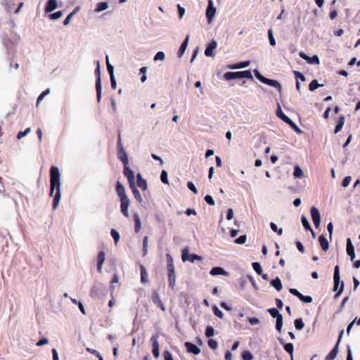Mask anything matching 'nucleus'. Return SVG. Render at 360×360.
Masks as SVG:
<instances>
[{
    "mask_svg": "<svg viewBox=\"0 0 360 360\" xmlns=\"http://www.w3.org/2000/svg\"><path fill=\"white\" fill-rule=\"evenodd\" d=\"M137 186L142 190L146 191L147 190L148 185L146 180L143 179L140 174L137 175Z\"/></svg>",
    "mask_w": 360,
    "mask_h": 360,
    "instance_id": "4be33fe9",
    "label": "nucleus"
},
{
    "mask_svg": "<svg viewBox=\"0 0 360 360\" xmlns=\"http://www.w3.org/2000/svg\"><path fill=\"white\" fill-rule=\"evenodd\" d=\"M158 338L159 335L156 333L153 335L150 340L152 345V353L155 358H158L160 356Z\"/></svg>",
    "mask_w": 360,
    "mask_h": 360,
    "instance_id": "39448f33",
    "label": "nucleus"
},
{
    "mask_svg": "<svg viewBox=\"0 0 360 360\" xmlns=\"http://www.w3.org/2000/svg\"><path fill=\"white\" fill-rule=\"evenodd\" d=\"M246 239H247L246 235H243V236H240V237H238V238H236L235 240V243L237 244L242 245L245 243Z\"/></svg>",
    "mask_w": 360,
    "mask_h": 360,
    "instance_id": "6e6d98bb",
    "label": "nucleus"
},
{
    "mask_svg": "<svg viewBox=\"0 0 360 360\" xmlns=\"http://www.w3.org/2000/svg\"><path fill=\"white\" fill-rule=\"evenodd\" d=\"M298 298L304 303H311L313 300L311 296H306L302 295V293Z\"/></svg>",
    "mask_w": 360,
    "mask_h": 360,
    "instance_id": "a18cd8bd",
    "label": "nucleus"
},
{
    "mask_svg": "<svg viewBox=\"0 0 360 360\" xmlns=\"http://www.w3.org/2000/svg\"><path fill=\"white\" fill-rule=\"evenodd\" d=\"M185 347L187 352L189 353L193 354L195 355H198L200 353V349L191 342H186L185 343Z\"/></svg>",
    "mask_w": 360,
    "mask_h": 360,
    "instance_id": "f8f14e48",
    "label": "nucleus"
},
{
    "mask_svg": "<svg viewBox=\"0 0 360 360\" xmlns=\"http://www.w3.org/2000/svg\"><path fill=\"white\" fill-rule=\"evenodd\" d=\"M210 274L212 276H217V275L227 276L229 274L228 272H226L223 268L219 267V266L213 267L211 269Z\"/></svg>",
    "mask_w": 360,
    "mask_h": 360,
    "instance_id": "412c9836",
    "label": "nucleus"
},
{
    "mask_svg": "<svg viewBox=\"0 0 360 360\" xmlns=\"http://www.w3.org/2000/svg\"><path fill=\"white\" fill-rule=\"evenodd\" d=\"M351 180H352V178L349 176L345 177L343 179L342 184V186L347 187L349 185Z\"/></svg>",
    "mask_w": 360,
    "mask_h": 360,
    "instance_id": "e2e57ef3",
    "label": "nucleus"
},
{
    "mask_svg": "<svg viewBox=\"0 0 360 360\" xmlns=\"http://www.w3.org/2000/svg\"><path fill=\"white\" fill-rule=\"evenodd\" d=\"M215 11H216V9L212 5V1H210V4L207 8V11H206V16H207V20L209 22L211 21V20L212 19L214 13H215Z\"/></svg>",
    "mask_w": 360,
    "mask_h": 360,
    "instance_id": "f3484780",
    "label": "nucleus"
},
{
    "mask_svg": "<svg viewBox=\"0 0 360 360\" xmlns=\"http://www.w3.org/2000/svg\"><path fill=\"white\" fill-rule=\"evenodd\" d=\"M217 44L215 41H212L206 48L205 55L207 57L213 56V51L216 49Z\"/></svg>",
    "mask_w": 360,
    "mask_h": 360,
    "instance_id": "a211bd4d",
    "label": "nucleus"
},
{
    "mask_svg": "<svg viewBox=\"0 0 360 360\" xmlns=\"http://www.w3.org/2000/svg\"><path fill=\"white\" fill-rule=\"evenodd\" d=\"M320 86H323V84H320L318 83L317 80L314 79L312 80L309 84V89L311 91H315L316 89H318Z\"/></svg>",
    "mask_w": 360,
    "mask_h": 360,
    "instance_id": "f704fd0d",
    "label": "nucleus"
},
{
    "mask_svg": "<svg viewBox=\"0 0 360 360\" xmlns=\"http://www.w3.org/2000/svg\"><path fill=\"white\" fill-rule=\"evenodd\" d=\"M293 175L295 178H302L303 176V172L299 166L295 167Z\"/></svg>",
    "mask_w": 360,
    "mask_h": 360,
    "instance_id": "a19ab883",
    "label": "nucleus"
},
{
    "mask_svg": "<svg viewBox=\"0 0 360 360\" xmlns=\"http://www.w3.org/2000/svg\"><path fill=\"white\" fill-rule=\"evenodd\" d=\"M181 259L183 262H186L187 260L190 261L191 262H194L195 260H201L202 258L198 255L195 254H191L189 255L188 251L186 250H184L182 252Z\"/></svg>",
    "mask_w": 360,
    "mask_h": 360,
    "instance_id": "6e6552de",
    "label": "nucleus"
},
{
    "mask_svg": "<svg viewBox=\"0 0 360 360\" xmlns=\"http://www.w3.org/2000/svg\"><path fill=\"white\" fill-rule=\"evenodd\" d=\"M163 356L165 360H174L172 353L168 350L163 352Z\"/></svg>",
    "mask_w": 360,
    "mask_h": 360,
    "instance_id": "052dcab7",
    "label": "nucleus"
},
{
    "mask_svg": "<svg viewBox=\"0 0 360 360\" xmlns=\"http://www.w3.org/2000/svg\"><path fill=\"white\" fill-rule=\"evenodd\" d=\"M117 158L123 163L124 165H129L128 155L124 148H121L117 151Z\"/></svg>",
    "mask_w": 360,
    "mask_h": 360,
    "instance_id": "ddd939ff",
    "label": "nucleus"
},
{
    "mask_svg": "<svg viewBox=\"0 0 360 360\" xmlns=\"http://www.w3.org/2000/svg\"><path fill=\"white\" fill-rule=\"evenodd\" d=\"M57 8V1L56 0H49L46 8L45 11L46 13H50L53 11H54Z\"/></svg>",
    "mask_w": 360,
    "mask_h": 360,
    "instance_id": "5701e85b",
    "label": "nucleus"
},
{
    "mask_svg": "<svg viewBox=\"0 0 360 360\" xmlns=\"http://www.w3.org/2000/svg\"><path fill=\"white\" fill-rule=\"evenodd\" d=\"M289 126H290L295 131L298 133H301L300 129L297 126V124L291 120L290 122L288 123Z\"/></svg>",
    "mask_w": 360,
    "mask_h": 360,
    "instance_id": "69168bd1",
    "label": "nucleus"
},
{
    "mask_svg": "<svg viewBox=\"0 0 360 360\" xmlns=\"http://www.w3.org/2000/svg\"><path fill=\"white\" fill-rule=\"evenodd\" d=\"M63 15V12L61 11H58L56 13H53L50 15V18L52 20H57L60 18Z\"/></svg>",
    "mask_w": 360,
    "mask_h": 360,
    "instance_id": "4d7b16f0",
    "label": "nucleus"
},
{
    "mask_svg": "<svg viewBox=\"0 0 360 360\" xmlns=\"http://www.w3.org/2000/svg\"><path fill=\"white\" fill-rule=\"evenodd\" d=\"M95 75L96 76V98L98 102L101 101V72L99 64L98 65L96 69L95 70Z\"/></svg>",
    "mask_w": 360,
    "mask_h": 360,
    "instance_id": "20e7f679",
    "label": "nucleus"
},
{
    "mask_svg": "<svg viewBox=\"0 0 360 360\" xmlns=\"http://www.w3.org/2000/svg\"><path fill=\"white\" fill-rule=\"evenodd\" d=\"M141 270V281L143 283H145L148 281V273L146 269L143 265L140 266Z\"/></svg>",
    "mask_w": 360,
    "mask_h": 360,
    "instance_id": "7c9ffc66",
    "label": "nucleus"
},
{
    "mask_svg": "<svg viewBox=\"0 0 360 360\" xmlns=\"http://www.w3.org/2000/svg\"><path fill=\"white\" fill-rule=\"evenodd\" d=\"M86 351L88 352H89L90 354H92L94 355H95L96 356H97L98 359H99V356H102L100 353L96 350V349H91V348H89V347H87L86 348Z\"/></svg>",
    "mask_w": 360,
    "mask_h": 360,
    "instance_id": "338daca9",
    "label": "nucleus"
},
{
    "mask_svg": "<svg viewBox=\"0 0 360 360\" xmlns=\"http://www.w3.org/2000/svg\"><path fill=\"white\" fill-rule=\"evenodd\" d=\"M207 344H208V346L212 349H216L218 346L217 342L216 340H214V339H209Z\"/></svg>",
    "mask_w": 360,
    "mask_h": 360,
    "instance_id": "603ef678",
    "label": "nucleus"
},
{
    "mask_svg": "<svg viewBox=\"0 0 360 360\" xmlns=\"http://www.w3.org/2000/svg\"><path fill=\"white\" fill-rule=\"evenodd\" d=\"M276 115L281 119L284 122H285L286 124H288V122H290V119L286 116L282 111L281 110V108L280 106V105H278V109L276 110Z\"/></svg>",
    "mask_w": 360,
    "mask_h": 360,
    "instance_id": "393cba45",
    "label": "nucleus"
},
{
    "mask_svg": "<svg viewBox=\"0 0 360 360\" xmlns=\"http://www.w3.org/2000/svg\"><path fill=\"white\" fill-rule=\"evenodd\" d=\"M187 186L188 188L192 191L195 194H197L198 193V190L195 187V186L194 185V184L191 181H188L187 183Z\"/></svg>",
    "mask_w": 360,
    "mask_h": 360,
    "instance_id": "bf43d9fd",
    "label": "nucleus"
},
{
    "mask_svg": "<svg viewBox=\"0 0 360 360\" xmlns=\"http://www.w3.org/2000/svg\"><path fill=\"white\" fill-rule=\"evenodd\" d=\"M271 285L277 290L280 291L282 289V283L278 277L271 280Z\"/></svg>",
    "mask_w": 360,
    "mask_h": 360,
    "instance_id": "c85d7f7f",
    "label": "nucleus"
},
{
    "mask_svg": "<svg viewBox=\"0 0 360 360\" xmlns=\"http://www.w3.org/2000/svg\"><path fill=\"white\" fill-rule=\"evenodd\" d=\"M347 253L349 256L351 261H354L355 258V252L350 238H347Z\"/></svg>",
    "mask_w": 360,
    "mask_h": 360,
    "instance_id": "4468645a",
    "label": "nucleus"
},
{
    "mask_svg": "<svg viewBox=\"0 0 360 360\" xmlns=\"http://www.w3.org/2000/svg\"><path fill=\"white\" fill-rule=\"evenodd\" d=\"M268 37L269 39V43L272 46H276V40L273 35V30L271 29H269L268 30Z\"/></svg>",
    "mask_w": 360,
    "mask_h": 360,
    "instance_id": "49530a36",
    "label": "nucleus"
},
{
    "mask_svg": "<svg viewBox=\"0 0 360 360\" xmlns=\"http://www.w3.org/2000/svg\"><path fill=\"white\" fill-rule=\"evenodd\" d=\"M282 326H283V316H281L276 318V328L278 332H281Z\"/></svg>",
    "mask_w": 360,
    "mask_h": 360,
    "instance_id": "37998d69",
    "label": "nucleus"
},
{
    "mask_svg": "<svg viewBox=\"0 0 360 360\" xmlns=\"http://www.w3.org/2000/svg\"><path fill=\"white\" fill-rule=\"evenodd\" d=\"M165 58V54L162 51H159L154 57V60H163Z\"/></svg>",
    "mask_w": 360,
    "mask_h": 360,
    "instance_id": "864d4df0",
    "label": "nucleus"
},
{
    "mask_svg": "<svg viewBox=\"0 0 360 360\" xmlns=\"http://www.w3.org/2000/svg\"><path fill=\"white\" fill-rule=\"evenodd\" d=\"M166 258H167V272L170 271L172 273V271H175L172 257L169 254H167Z\"/></svg>",
    "mask_w": 360,
    "mask_h": 360,
    "instance_id": "bb28decb",
    "label": "nucleus"
},
{
    "mask_svg": "<svg viewBox=\"0 0 360 360\" xmlns=\"http://www.w3.org/2000/svg\"><path fill=\"white\" fill-rule=\"evenodd\" d=\"M116 192L120 199L121 212L124 217H129L128 207L130 204V200L125 193L124 186L121 184L120 181H117L116 184Z\"/></svg>",
    "mask_w": 360,
    "mask_h": 360,
    "instance_id": "f03ea898",
    "label": "nucleus"
},
{
    "mask_svg": "<svg viewBox=\"0 0 360 360\" xmlns=\"http://www.w3.org/2000/svg\"><path fill=\"white\" fill-rule=\"evenodd\" d=\"M30 128L28 127L25 131L18 132L17 134V139H22V137H24L25 136L28 134L30 133Z\"/></svg>",
    "mask_w": 360,
    "mask_h": 360,
    "instance_id": "5fc2aeb1",
    "label": "nucleus"
},
{
    "mask_svg": "<svg viewBox=\"0 0 360 360\" xmlns=\"http://www.w3.org/2000/svg\"><path fill=\"white\" fill-rule=\"evenodd\" d=\"M270 227H271V230L274 232H276L278 233V235H279V236L282 235L283 229H278L277 225L276 224H274V222H271L270 223Z\"/></svg>",
    "mask_w": 360,
    "mask_h": 360,
    "instance_id": "79ce46f5",
    "label": "nucleus"
},
{
    "mask_svg": "<svg viewBox=\"0 0 360 360\" xmlns=\"http://www.w3.org/2000/svg\"><path fill=\"white\" fill-rule=\"evenodd\" d=\"M108 7V4L107 2H100L97 4L96 7L95 8V12H101L105 9H107Z\"/></svg>",
    "mask_w": 360,
    "mask_h": 360,
    "instance_id": "72a5a7b5",
    "label": "nucleus"
},
{
    "mask_svg": "<svg viewBox=\"0 0 360 360\" xmlns=\"http://www.w3.org/2000/svg\"><path fill=\"white\" fill-rule=\"evenodd\" d=\"M248 322L251 326L257 325L259 323V320L255 317H251L248 319Z\"/></svg>",
    "mask_w": 360,
    "mask_h": 360,
    "instance_id": "774afa93",
    "label": "nucleus"
},
{
    "mask_svg": "<svg viewBox=\"0 0 360 360\" xmlns=\"http://www.w3.org/2000/svg\"><path fill=\"white\" fill-rule=\"evenodd\" d=\"M311 219L314 222V224L316 228H318L320 226L321 222V216L320 213L317 208L315 207H312L310 210Z\"/></svg>",
    "mask_w": 360,
    "mask_h": 360,
    "instance_id": "0eeeda50",
    "label": "nucleus"
},
{
    "mask_svg": "<svg viewBox=\"0 0 360 360\" xmlns=\"http://www.w3.org/2000/svg\"><path fill=\"white\" fill-rule=\"evenodd\" d=\"M50 195L53 196V208L56 209L60 200V174L56 166L50 169Z\"/></svg>",
    "mask_w": 360,
    "mask_h": 360,
    "instance_id": "f257e3e1",
    "label": "nucleus"
},
{
    "mask_svg": "<svg viewBox=\"0 0 360 360\" xmlns=\"http://www.w3.org/2000/svg\"><path fill=\"white\" fill-rule=\"evenodd\" d=\"M106 66L110 77L112 75H114V68L113 66L109 63L108 56H106Z\"/></svg>",
    "mask_w": 360,
    "mask_h": 360,
    "instance_id": "c03bdc74",
    "label": "nucleus"
},
{
    "mask_svg": "<svg viewBox=\"0 0 360 360\" xmlns=\"http://www.w3.org/2000/svg\"><path fill=\"white\" fill-rule=\"evenodd\" d=\"M253 358L252 354L249 351H245L242 354L243 360H252Z\"/></svg>",
    "mask_w": 360,
    "mask_h": 360,
    "instance_id": "09e8293b",
    "label": "nucleus"
},
{
    "mask_svg": "<svg viewBox=\"0 0 360 360\" xmlns=\"http://www.w3.org/2000/svg\"><path fill=\"white\" fill-rule=\"evenodd\" d=\"M343 333H344V330H342L340 333V335H339V337H338V340L337 341V343H336L335 346L330 351V352L327 355V356H326V359L327 360H333L336 357V356H337V354L338 353L339 345H340V342L341 341V339H342Z\"/></svg>",
    "mask_w": 360,
    "mask_h": 360,
    "instance_id": "423d86ee",
    "label": "nucleus"
},
{
    "mask_svg": "<svg viewBox=\"0 0 360 360\" xmlns=\"http://www.w3.org/2000/svg\"><path fill=\"white\" fill-rule=\"evenodd\" d=\"M214 334V328L209 326L206 328V330H205V335L207 337V338H210V337H212Z\"/></svg>",
    "mask_w": 360,
    "mask_h": 360,
    "instance_id": "3c124183",
    "label": "nucleus"
},
{
    "mask_svg": "<svg viewBox=\"0 0 360 360\" xmlns=\"http://www.w3.org/2000/svg\"><path fill=\"white\" fill-rule=\"evenodd\" d=\"M264 84L269 85L271 86H274V87L278 88L279 90L281 89V84L278 82H277L276 80H274V79H270L266 78L264 82Z\"/></svg>",
    "mask_w": 360,
    "mask_h": 360,
    "instance_id": "c756f323",
    "label": "nucleus"
},
{
    "mask_svg": "<svg viewBox=\"0 0 360 360\" xmlns=\"http://www.w3.org/2000/svg\"><path fill=\"white\" fill-rule=\"evenodd\" d=\"M130 188L131 189V191L133 193V195L135 198V199L140 203L143 202L142 197L139 191V190L135 187L134 184L129 186Z\"/></svg>",
    "mask_w": 360,
    "mask_h": 360,
    "instance_id": "cd10ccee",
    "label": "nucleus"
},
{
    "mask_svg": "<svg viewBox=\"0 0 360 360\" xmlns=\"http://www.w3.org/2000/svg\"><path fill=\"white\" fill-rule=\"evenodd\" d=\"M267 311L270 314V315L273 317V318H278L281 316H282L279 311H278L277 309L276 308H270V309H267Z\"/></svg>",
    "mask_w": 360,
    "mask_h": 360,
    "instance_id": "e433bc0d",
    "label": "nucleus"
},
{
    "mask_svg": "<svg viewBox=\"0 0 360 360\" xmlns=\"http://www.w3.org/2000/svg\"><path fill=\"white\" fill-rule=\"evenodd\" d=\"M124 174L127 178L129 186L134 184V172L129 167V165H124Z\"/></svg>",
    "mask_w": 360,
    "mask_h": 360,
    "instance_id": "1a4fd4ad",
    "label": "nucleus"
},
{
    "mask_svg": "<svg viewBox=\"0 0 360 360\" xmlns=\"http://www.w3.org/2000/svg\"><path fill=\"white\" fill-rule=\"evenodd\" d=\"M294 323L295 328L298 330H302L304 326V323L301 318L296 319Z\"/></svg>",
    "mask_w": 360,
    "mask_h": 360,
    "instance_id": "c9c22d12",
    "label": "nucleus"
},
{
    "mask_svg": "<svg viewBox=\"0 0 360 360\" xmlns=\"http://www.w3.org/2000/svg\"><path fill=\"white\" fill-rule=\"evenodd\" d=\"M105 259V255L103 251L99 252L97 257V270L99 273L102 271V266Z\"/></svg>",
    "mask_w": 360,
    "mask_h": 360,
    "instance_id": "dca6fc26",
    "label": "nucleus"
},
{
    "mask_svg": "<svg viewBox=\"0 0 360 360\" xmlns=\"http://www.w3.org/2000/svg\"><path fill=\"white\" fill-rule=\"evenodd\" d=\"M135 232L139 233L141 228V219L137 214H134Z\"/></svg>",
    "mask_w": 360,
    "mask_h": 360,
    "instance_id": "2f4dec72",
    "label": "nucleus"
},
{
    "mask_svg": "<svg viewBox=\"0 0 360 360\" xmlns=\"http://www.w3.org/2000/svg\"><path fill=\"white\" fill-rule=\"evenodd\" d=\"M255 77L262 83H264L266 77L262 76L257 70H254Z\"/></svg>",
    "mask_w": 360,
    "mask_h": 360,
    "instance_id": "680f3d73",
    "label": "nucleus"
},
{
    "mask_svg": "<svg viewBox=\"0 0 360 360\" xmlns=\"http://www.w3.org/2000/svg\"><path fill=\"white\" fill-rule=\"evenodd\" d=\"M168 273V285L172 289L174 290L175 287L176 283V276H175V271Z\"/></svg>",
    "mask_w": 360,
    "mask_h": 360,
    "instance_id": "aec40b11",
    "label": "nucleus"
},
{
    "mask_svg": "<svg viewBox=\"0 0 360 360\" xmlns=\"http://www.w3.org/2000/svg\"><path fill=\"white\" fill-rule=\"evenodd\" d=\"M151 297H152L153 302L155 304H156L158 306V307H160L163 311H165L166 310L162 302L160 300V297L158 292H153L152 293Z\"/></svg>",
    "mask_w": 360,
    "mask_h": 360,
    "instance_id": "2eb2a0df",
    "label": "nucleus"
},
{
    "mask_svg": "<svg viewBox=\"0 0 360 360\" xmlns=\"http://www.w3.org/2000/svg\"><path fill=\"white\" fill-rule=\"evenodd\" d=\"M213 311H214V314L215 316H217V317H219L220 319L223 318V316H224L223 312L221 310H219L217 307H214Z\"/></svg>",
    "mask_w": 360,
    "mask_h": 360,
    "instance_id": "0e129e2a",
    "label": "nucleus"
},
{
    "mask_svg": "<svg viewBox=\"0 0 360 360\" xmlns=\"http://www.w3.org/2000/svg\"><path fill=\"white\" fill-rule=\"evenodd\" d=\"M301 221H302V224L304 228L307 231H312V229H311V227L310 226V224H309V221L307 220V219L305 217H304V216L302 217Z\"/></svg>",
    "mask_w": 360,
    "mask_h": 360,
    "instance_id": "4c0bfd02",
    "label": "nucleus"
},
{
    "mask_svg": "<svg viewBox=\"0 0 360 360\" xmlns=\"http://www.w3.org/2000/svg\"><path fill=\"white\" fill-rule=\"evenodd\" d=\"M110 234L113 238L115 244L117 243L120 239V234L115 229H111Z\"/></svg>",
    "mask_w": 360,
    "mask_h": 360,
    "instance_id": "8fccbe9b",
    "label": "nucleus"
},
{
    "mask_svg": "<svg viewBox=\"0 0 360 360\" xmlns=\"http://www.w3.org/2000/svg\"><path fill=\"white\" fill-rule=\"evenodd\" d=\"M299 56L309 64H319V58L317 56L309 57L302 51L300 52Z\"/></svg>",
    "mask_w": 360,
    "mask_h": 360,
    "instance_id": "9d476101",
    "label": "nucleus"
},
{
    "mask_svg": "<svg viewBox=\"0 0 360 360\" xmlns=\"http://www.w3.org/2000/svg\"><path fill=\"white\" fill-rule=\"evenodd\" d=\"M205 200L206 201V202L210 205H214L215 202H214V200L213 199V198L210 195H207L205 197Z\"/></svg>",
    "mask_w": 360,
    "mask_h": 360,
    "instance_id": "13d9d810",
    "label": "nucleus"
},
{
    "mask_svg": "<svg viewBox=\"0 0 360 360\" xmlns=\"http://www.w3.org/2000/svg\"><path fill=\"white\" fill-rule=\"evenodd\" d=\"M284 349L286 352H288L291 356L292 355L294 351V346L292 343H286L284 345Z\"/></svg>",
    "mask_w": 360,
    "mask_h": 360,
    "instance_id": "ea45409f",
    "label": "nucleus"
},
{
    "mask_svg": "<svg viewBox=\"0 0 360 360\" xmlns=\"http://www.w3.org/2000/svg\"><path fill=\"white\" fill-rule=\"evenodd\" d=\"M250 62L249 60L244 61V62H241L238 64L233 65L232 66H230V68H231V69L244 68L248 67L250 65Z\"/></svg>",
    "mask_w": 360,
    "mask_h": 360,
    "instance_id": "473e14b6",
    "label": "nucleus"
},
{
    "mask_svg": "<svg viewBox=\"0 0 360 360\" xmlns=\"http://www.w3.org/2000/svg\"><path fill=\"white\" fill-rule=\"evenodd\" d=\"M189 39H190V36L187 35L186 39H184V42L181 44V46L179 47V49L177 53L179 58H181L184 55V53L187 48V46H188V44L189 41Z\"/></svg>",
    "mask_w": 360,
    "mask_h": 360,
    "instance_id": "6ab92c4d",
    "label": "nucleus"
},
{
    "mask_svg": "<svg viewBox=\"0 0 360 360\" xmlns=\"http://www.w3.org/2000/svg\"><path fill=\"white\" fill-rule=\"evenodd\" d=\"M345 116L344 115H341L338 121H337V124L335 126V130H334V133L335 134H338L339 131H340L342 129V127L345 124Z\"/></svg>",
    "mask_w": 360,
    "mask_h": 360,
    "instance_id": "b1692460",
    "label": "nucleus"
},
{
    "mask_svg": "<svg viewBox=\"0 0 360 360\" xmlns=\"http://www.w3.org/2000/svg\"><path fill=\"white\" fill-rule=\"evenodd\" d=\"M160 179L163 184H169L167 178V172L165 170H162L160 174Z\"/></svg>",
    "mask_w": 360,
    "mask_h": 360,
    "instance_id": "de8ad7c7",
    "label": "nucleus"
},
{
    "mask_svg": "<svg viewBox=\"0 0 360 360\" xmlns=\"http://www.w3.org/2000/svg\"><path fill=\"white\" fill-rule=\"evenodd\" d=\"M253 269L255 271V272L259 274L262 275V268L259 262H253L252 264Z\"/></svg>",
    "mask_w": 360,
    "mask_h": 360,
    "instance_id": "58836bf2",
    "label": "nucleus"
},
{
    "mask_svg": "<svg viewBox=\"0 0 360 360\" xmlns=\"http://www.w3.org/2000/svg\"><path fill=\"white\" fill-rule=\"evenodd\" d=\"M333 280H334L333 291L335 292L338 290L339 284L340 283V269H339V266L338 265L335 266V269H334Z\"/></svg>",
    "mask_w": 360,
    "mask_h": 360,
    "instance_id": "9b49d317",
    "label": "nucleus"
},
{
    "mask_svg": "<svg viewBox=\"0 0 360 360\" xmlns=\"http://www.w3.org/2000/svg\"><path fill=\"white\" fill-rule=\"evenodd\" d=\"M320 245L323 251H327L329 248L328 242L323 235H321L319 238Z\"/></svg>",
    "mask_w": 360,
    "mask_h": 360,
    "instance_id": "a878e982",
    "label": "nucleus"
},
{
    "mask_svg": "<svg viewBox=\"0 0 360 360\" xmlns=\"http://www.w3.org/2000/svg\"><path fill=\"white\" fill-rule=\"evenodd\" d=\"M224 78L226 80L240 78L253 79L250 70H244L240 72H228L224 74Z\"/></svg>",
    "mask_w": 360,
    "mask_h": 360,
    "instance_id": "7ed1b4c3",
    "label": "nucleus"
}]
</instances>
